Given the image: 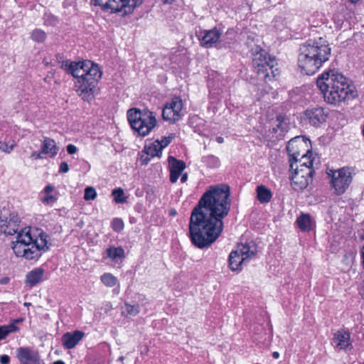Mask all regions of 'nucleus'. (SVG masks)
Returning a JSON list of instances; mask_svg holds the SVG:
<instances>
[{"instance_id":"f257e3e1","label":"nucleus","mask_w":364,"mask_h":364,"mask_svg":"<svg viewBox=\"0 0 364 364\" xmlns=\"http://www.w3.org/2000/svg\"><path fill=\"white\" fill-rule=\"evenodd\" d=\"M228 215V185L211 186L193 209L188 225L189 237L198 248L210 247L221 234Z\"/></svg>"},{"instance_id":"f03ea898","label":"nucleus","mask_w":364,"mask_h":364,"mask_svg":"<svg viewBox=\"0 0 364 364\" xmlns=\"http://www.w3.org/2000/svg\"><path fill=\"white\" fill-rule=\"evenodd\" d=\"M20 219L14 213L4 208L0 210V232L13 235L17 233L16 240L12 242V249L17 257L28 260L37 259L48 249V235L41 232L38 237L32 235L27 228L19 230Z\"/></svg>"},{"instance_id":"7ed1b4c3","label":"nucleus","mask_w":364,"mask_h":364,"mask_svg":"<svg viewBox=\"0 0 364 364\" xmlns=\"http://www.w3.org/2000/svg\"><path fill=\"white\" fill-rule=\"evenodd\" d=\"M316 85L324 101L331 105L339 106L342 102L358 97V92L350 80L335 70H329L321 75Z\"/></svg>"},{"instance_id":"20e7f679","label":"nucleus","mask_w":364,"mask_h":364,"mask_svg":"<svg viewBox=\"0 0 364 364\" xmlns=\"http://www.w3.org/2000/svg\"><path fill=\"white\" fill-rule=\"evenodd\" d=\"M62 68L77 78L75 82L77 95L85 101L92 100L97 92V85L102 73L97 65L91 61L62 63Z\"/></svg>"},{"instance_id":"39448f33","label":"nucleus","mask_w":364,"mask_h":364,"mask_svg":"<svg viewBox=\"0 0 364 364\" xmlns=\"http://www.w3.org/2000/svg\"><path fill=\"white\" fill-rule=\"evenodd\" d=\"M299 50L298 66L308 75H314L331 56V48L321 38L318 41H307Z\"/></svg>"},{"instance_id":"423d86ee","label":"nucleus","mask_w":364,"mask_h":364,"mask_svg":"<svg viewBox=\"0 0 364 364\" xmlns=\"http://www.w3.org/2000/svg\"><path fill=\"white\" fill-rule=\"evenodd\" d=\"M252 65L258 77L266 82L274 80L279 75L274 57L267 56V52L259 48L252 50Z\"/></svg>"},{"instance_id":"0eeeda50","label":"nucleus","mask_w":364,"mask_h":364,"mask_svg":"<svg viewBox=\"0 0 364 364\" xmlns=\"http://www.w3.org/2000/svg\"><path fill=\"white\" fill-rule=\"evenodd\" d=\"M127 119L132 128L142 136L149 134L156 125V117L149 111L130 109L127 112Z\"/></svg>"},{"instance_id":"6e6552de","label":"nucleus","mask_w":364,"mask_h":364,"mask_svg":"<svg viewBox=\"0 0 364 364\" xmlns=\"http://www.w3.org/2000/svg\"><path fill=\"white\" fill-rule=\"evenodd\" d=\"M257 251V245L252 241L239 244L229 255V268L232 271L240 270L243 264L256 255Z\"/></svg>"},{"instance_id":"1a4fd4ad","label":"nucleus","mask_w":364,"mask_h":364,"mask_svg":"<svg viewBox=\"0 0 364 364\" xmlns=\"http://www.w3.org/2000/svg\"><path fill=\"white\" fill-rule=\"evenodd\" d=\"M144 0H92L95 6H100L102 10L110 9L111 12H121L122 16L132 14Z\"/></svg>"},{"instance_id":"9d476101","label":"nucleus","mask_w":364,"mask_h":364,"mask_svg":"<svg viewBox=\"0 0 364 364\" xmlns=\"http://www.w3.org/2000/svg\"><path fill=\"white\" fill-rule=\"evenodd\" d=\"M327 173L331 177L330 183L333 193L337 196L344 193L352 181V176L348 168L331 169Z\"/></svg>"},{"instance_id":"9b49d317","label":"nucleus","mask_w":364,"mask_h":364,"mask_svg":"<svg viewBox=\"0 0 364 364\" xmlns=\"http://www.w3.org/2000/svg\"><path fill=\"white\" fill-rule=\"evenodd\" d=\"M312 151L308 150L303 154L299 160L289 163V170L291 173H298V175H304L306 178L312 179L315 171L313 168Z\"/></svg>"},{"instance_id":"f8f14e48","label":"nucleus","mask_w":364,"mask_h":364,"mask_svg":"<svg viewBox=\"0 0 364 364\" xmlns=\"http://www.w3.org/2000/svg\"><path fill=\"white\" fill-rule=\"evenodd\" d=\"M183 107L182 100L178 97H173L169 102L165 105L162 110L164 120L170 124L179 121L183 116Z\"/></svg>"},{"instance_id":"ddd939ff","label":"nucleus","mask_w":364,"mask_h":364,"mask_svg":"<svg viewBox=\"0 0 364 364\" xmlns=\"http://www.w3.org/2000/svg\"><path fill=\"white\" fill-rule=\"evenodd\" d=\"M328 115V112L324 108L316 107L307 109L304 113V119L310 125L318 127L326 122Z\"/></svg>"},{"instance_id":"4468645a","label":"nucleus","mask_w":364,"mask_h":364,"mask_svg":"<svg viewBox=\"0 0 364 364\" xmlns=\"http://www.w3.org/2000/svg\"><path fill=\"white\" fill-rule=\"evenodd\" d=\"M332 345L339 350H350L353 348L350 333L346 329H340L334 334Z\"/></svg>"},{"instance_id":"2eb2a0df","label":"nucleus","mask_w":364,"mask_h":364,"mask_svg":"<svg viewBox=\"0 0 364 364\" xmlns=\"http://www.w3.org/2000/svg\"><path fill=\"white\" fill-rule=\"evenodd\" d=\"M16 357L21 364H41L38 353L27 347L17 348Z\"/></svg>"},{"instance_id":"dca6fc26","label":"nucleus","mask_w":364,"mask_h":364,"mask_svg":"<svg viewBox=\"0 0 364 364\" xmlns=\"http://www.w3.org/2000/svg\"><path fill=\"white\" fill-rule=\"evenodd\" d=\"M304 146V141L299 139V137H294L290 139L287 145V151L289 156V162L299 160L301 157L299 149Z\"/></svg>"},{"instance_id":"f3484780","label":"nucleus","mask_w":364,"mask_h":364,"mask_svg":"<svg viewBox=\"0 0 364 364\" xmlns=\"http://www.w3.org/2000/svg\"><path fill=\"white\" fill-rule=\"evenodd\" d=\"M198 36L202 46L211 47L218 42L220 33L216 29L205 30L200 31Z\"/></svg>"},{"instance_id":"a211bd4d","label":"nucleus","mask_w":364,"mask_h":364,"mask_svg":"<svg viewBox=\"0 0 364 364\" xmlns=\"http://www.w3.org/2000/svg\"><path fill=\"white\" fill-rule=\"evenodd\" d=\"M84 335L80 331L67 332L61 338L63 346L66 349H72L82 339Z\"/></svg>"},{"instance_id":"6ab92c4d","label":"nucleus","mask_w":364,"mask_h":364,"mask_svg":"<svg viewBox=\"0 0 364 364\" xmlns=\"http://www.w3.org/2000/svg\"><path fill=\"white\" fill-rule=\"evenodd\" d=\"M168 164L170 167V181L171 183H176L186 168V164L181 160H178L173 156L168 157Z\"/></svg>"},{"instance_id":"aec40b11","label":"nucleus","mask_w":364,"mask_h":364,"mask_svg":"<svg viewBox=\"0 0 364 364\" xmlns=\"http://www.w3.org/2000/svg\"><path fill=\"white\" fill-rule=\"evenodd\" d=\"M291 185L296 191H301L307 188L312 179L304 177V175H298V173H291L290 177Z\"/></svg>"},{"instance_id":"412c9836","label":"nucleus","mask_w":364,"mask_h":364,"mask_svg":"<svg viewBox=\"0 0 364 364\" xmlns=\"http://www.w3.org/2000/svg\"><path fill=\"white\" fill-rule=\"evenodd\" d=\"M299 228L303 232H309L314 229L315 221L310 214L301 213L296 221Z\"/></svg>"},{"instance_id":"4be33fe9","label":"nucleus","mask_w":364,"mask_h":364,"mask_svg":"<svg viewBox=\"0 0 364 364\" xmlns=\"http://www.w3.org/2000/svg\"><path fill=\"white\" fill-rule=\"evenodd\" d=\"M59 151L55 141L48 137H44L41 146V153L48 154L49 157H55Z\"/></svg>"},{"instance_id":"5701e85b","label":"nucleus","mask_w":364,"mask_h":364,"mask_svg":"<svg viewBox=\"0 0 364 364\" xmlns=\"http://www.w3.org/2000/svg\"><path fill=\"white\" fill-rule=\"evenodd\" d=\"M44 270L41 268H36L26 274V282L31 287L36 286L42 281Z\"/></svg>"},{"instance_id":"b1692460","label":"nucleus","mask_w":364,"mask_h":364,"mask_svg":"<svg viewBox=\"0 0 364 364\" xmlns=\"http://www.w3.org/2000/svg\"><path fill=\"white\" fill-rule=\"evenodd\" d=\"M257 198L261 203H267L271 200L272 193L269 188L260 185L257 187Z\"/></svg>"},{"instance_id":"393cba45","label":"nucleus","mask_w":364,"mask_h":364,"mask_svg":"<svg viewBox=\"0 0 364 364\" xmlns=\"http://www.w3.org/2000/svg\"><path fill=\"white\" fill-rule=\"evenodd\" d=\"M107 257L112 261L118 262L124 257V250L121 247H112L107 250Z\"/></svg>"},{"instance_id":"a878e982","label":"nucleus","mask_w":364,"mask_h":364,"mask_svg":"<svg viewBox=\"0 0 364 364\" xmlns=\"http://www.w3.org/2000/svg\"><path fill=\"white\" fill-rule=\"evenodd\" d=\"M158 141H154L149 146L144 147L145 154L150 156L151 158L154 156H160L161 154V147H160Z\"/></svg>"},{"instance_id":"bb28decb","label":"nucleus","mask_w":364,"mask_h":364,"mask_svg":"<svg viewBox=\"0 0 364 364\" xmlns=\"http://www.w3.org/2000/svg\"><path fill=\"white\" fill-rule=\"evenodd\" d=\"M140 311V306L139 304H131L125 303L122 307V313L126 316H135Z\"/></svg>"},{"instance_id":"cd10ccee","label":"nucleus","mask_w":364,"mask_h":364,"mask_svg":"<svg viewBox=\"0 0 364 364\" xmlns=\"http://www.w3.org/2000/svg\"><path fill=\"white\" fill-rule=\"evenodd\" d=\"M18 328L14 323L0 326V340L6 338L10 333L17 331Z\"/></svg>"},{"instance_id":"c85d7f7f","label":"nucleus","mask_w":364,"mask_h":364,"mask_svg":"<svg viewBox=\"0 0 364 364\" xmlns=\"http://www.w3.org/2000/svg\"><path fill=\"white\" fill-rule=\"evenodd\" d=\"M102 282L107 287H112L116 285L117 279L110 273H105L101 276Z\"/></svg>"},{"instance_id":"c756f323","label":"nucleus","mask_w":364,"mask_h":364,"mask_svg":"<svg viewBox=\"0 0 364 364\" xmlns=\"http://www.w3.org/2000/svg\"><path fill=\"white\" fill-rule=\"evenodd\" d=\"M114 200L117 203H122L126 201V197L124 196V191L122 188H119L114 189L112 193Z\"/></svg>"},{"instance_id":"7c9ffc66","label":"nucleus","mask_w":364,"mask_h":364,"mask_svg":"<svg viewBox=\"0 0 364 364\" xmlns=\"http://www.w3.org/2000/svg\"><path fill=\"white\" fill-rule=\"evenodd\" d=\"M33 41L42 43L46 38V33L40 29H36L31 33V36Z\"/></svg>"},{"instance_id":"2f4dec72","label":"nucleus","mask_w":364,"mask_h":364,"mask_svg":"<svg viewBox=\"0 0 364 364\" xmlns=\"http://www.w3.org/2000/svg\"><path fill=\"white\" fill-rule=\"evenodd\" d=\"M16 144L14 141L4 142L0 141V150L6 154H9L15 147Z\"/></svg>"},{"instance_id":"473e14b6","label":"nucleus","mask_w":364,"mask_h":364,"mask_svg":"<svg viewBox=\"0 0 364 364\" xmlns=\"http://www.w3.org/2000/svg\"><path fill=\"white\" fill-rule=\"evenodd\" d=\"M97 197V193L93 187L88 186L85 189L84 199L85 200H92Z\"/></svg>"},{"instance_id":"72a5a7b5","label":"nucleus","mask_w":364,"mask_h":364,"mask_svg":"<svg viewBox=\"0 0 364 364\" xmlns=\"http://www.w3.org/2000/svg\"><path fill=\"white\" fill-rule=\"evenodd\" d=\"M175 137V135L173 134H171L168 136H164L162 137L161 140H156L155 141H158L160 147H161V149L165 148L166 146H168L171 140Z\"/></svg>"},{"instance_id":"f704fd0d","label":"nucleus","mask_w":364,"mask_h":364,"mask_svg":"<svg viewBox=\"0 0 364 364\" xmlns=\"http://www.w3.org/2000/svg\"><path fill=\"white\" fill-rule=\"evenodd\" d=\"M112 228L114 231L119 232L124 228V223L119 218H114L112 221Z\"/></svg>"},{"instance_id":"c9c22d12","label":"nucleus","mask_w":364,"mask_h":364,"mask_svg":"<svg viewBox=\"0 0 364 364\" xmlns=\"http://www.w3.org/2000/svg\"><path fill=\"white\" fill-rule=\"evenodd\" d=\"M68 171H69L68 164L65 161L61 162L60 164L59 172L61 173H65L68 172Z\"/></svg>"},{"instance_id":"e433bc0d","label":"nucleus","mask_w":364,"mask_h":364,"mask_svg":"<svg viewBox=\"0 0 364 364\" xmlns=\"http://www.w3.org/2000/svg\"><path fill=\"white\" fill-rule=\"evenodd\" d=\"M56 200V198L53 196H47L42 199V202L45 204L53 203Z\"/></svg>"},{"instance_id":"4c0bfd02","label":"nucleus","mask_w":364,"mask_h":364,"mask_svg":"<svg viewBox=\"0 0 364 364\" xmlns=\"http://www.w3.org/2000/svg\"><path fill=\"white\" fill-rule=\"evenodd\" d=\"M280 118L281 117H277V121L279 122L278 124L277 125V127H274L273 128V132H276L277 131V129H286V124H284L281 120H280Z\"/></svg>"},{"instance_id":"58836bf2","label":"nucleus","mask_w":364,"mask_h":364,"mask_svg":"<svg viewBox=\"0 0 364 364\" xmlns=\"http://www.w3.org/2000/svg\"><path fill=\"white\" fill-rule=\"evenodd\" d=\"M67 151L69 154H74L77 151V148L73 144H68L67 146Z\"/></svg>"},{"instance_id":"ea45409f","label":"nucleus","mask_w":364,"mask_h":364,"mask_svg":"<svg viewBox=\"0 0 364 364\" xmlns=\"http://www.w3.org/2000/svg\"><path fill=\"white\" fill-rule=\"evenodd\" d=\"M42 154H43V153H41V151H33L31 155V158H35L36 159H42Z\"/></svg>"},{"instance_id":"a19ab883","label":"nucleus","mask_w":364,"mask_h":364,"mask_svg":"<svg viewBox=\"0 0 364 364\" xmlns=\"http://www.w3.org/2000/svg\"><path fill=\"white\" fill-rule=\"evenodd\" d=\"M0 361H1V364H9V363L10 361V358L6 355H4L1 356Z\"/></svg>"},{"instance_id":"79ce46f5","label":"nucleus","mask_w":364,"mask_h":364,"mask_svg":"<svg viewBox=\"0 0 364 364\" xmlns=\"http://www.w3.org/2000/svg\"><path fill=\"white\" fill-rule=\"evenodd\" d=\"M150 156L146 154V156H141V161L144 164H146L151 160Z\"/></svg>"},{"instance_id":"37998d69","label":"nucleus","mask_w":364,"mask_h":364,"mask_svg":"<svg viewBox=\"0 0 364 364\" xmlns=\"http://www.w3.org/2000/svg\"><path fill=\"white\" fill-rule=\"evenodd\" d=\"M53 191V186H51V185H47L45 188H44V191L46 193L48 194L50 193V192H52Z\"/></svg>"},{"instance_id":"c03bdc74","label":"nucleus","mask_w":364,"mask_h":364,"mask_svg":"<svg viewBox=\"0 0 364 364\" xmlns=\"http://www.w3.org/2000/svg\"><path fill=\"white\" fill-rule=\"evenodd\" d=\"M9 282V279L8 277H3L0 279V283L1 284H6Z\"/></svg>"},{"instance_id":"a18cd8bd","label":"nucleus","mask_w":364,"mask_h":364,"mask_svg":"<svg viewBox=\"0 0 364 364\" xmlns=\"http://www.w3.org/2000/svg\"><path fill=\"white\" fill-rule=\"evenodd\" d=\"M187 179H188V174L186 173L182 175L181 181L182 183H185L187 181Z\"/></svg>"},{"instance_id":"49530a36","label":"nucleus","mask_w":364,"mask_h":364,"mask_svg":"<svg viewBox=\"0 0 364 364\" xmlns=\"http://www.w3.org/2000/svg\"><path fill=\"white\" fill-rule=\"evenodd\" d=\"M163 3L165 4H171L176 1V0H162Z\"/></svg>"},{"instance_id":"de8ad7c7","label":"nucleus","mask_w":364,"mask_h":364,"mask_svg":"<svg viewBox=\"0 0 364 364\" xmlns=\"http://www.w3.org/2000/svg\"><path fill=\"white\" fill-rule=\"evenodd\" d=\"M361 257L363 259V269H364V245L363 246V247L361 249Z\"/></svg>"},{"instance_id":"09e8293b","label":"nucleus","mask_w":364,"mask_h":364,"mask_svg":"<svg viewBox=\"0 0 364 364\" xmlns=\"http://www.w3.org/2000/svg\"><path fill=\"white\" fill-rule=\"evenodd\" d=\"M272 357L275 359H277L279 358V353L277 351L273 352Z\"/></svg>"},{"instance_id":"8fccbe9b","label":"nucleus","mask_w":364,"mask_h":364,"mask_svg":"<svg viewBox=\"0 0 364 364\" xmlns=\"http://www.w3.org/2000/svg\"><path fill=\"white\" fill-rule=\"evenodd\" d=\"M216 141L218 142V143H223L224 141L223 140V138L220 137V136H218L216 138Z\"/></svg>"},{"instance_id":"3c124183","label":"nucleus","mask_w":364,"mask_h":364,"mask_svg":"<svg viewBox=\"0 0 364 364\" xmlns=\"http://www.w3.org/2000/svg\"><path fill=\"white\" fill-rule=\"evenodd\" d=\"M53 364H65V363L62 360H57L54 362Z\"/></svg>"},{"instance_id":"603ef678","label":"nucleus","mask_w":364,"mask_h":364,"mask_svg":"<svg viewBox=\"0 0 364 364\" xmlns=\"http://www.w3.org/2000/svg\"><path fill=\"white\" fill-rule=\"evenodd\" d=\"M171 213L172 215H175V214H176V210H171Z\"/></svg>"},{"instance_id":"864d4df0","label":"nucleus","mask_w":364,"mask_h":364,"mask_svg":"<svg viewBox=\"0 0 364 364\" xmlns=\"http://www.w3.org/2000/svg\"><path fill=\"white\" fill-rule=\"evenodd\" d=\"M119 360H121V361H122V360H124V357H123V356L119 357Z\"/></svg>"},{"instance_id":"5fc2aeb1","label":"nucleus","mask_w":364,"mask_h":364,"mask_svg":"<svg viewBox=\"0 0 364 364\" xmlns=\"http://www.w3.org/2000/svg\"><path fill=\"white\" fill-rule=\"evenodd\" d=\"M350 1L351 2H353V3H355V2H357L358 0H350Z\"/></svg>"}]
</instances>
